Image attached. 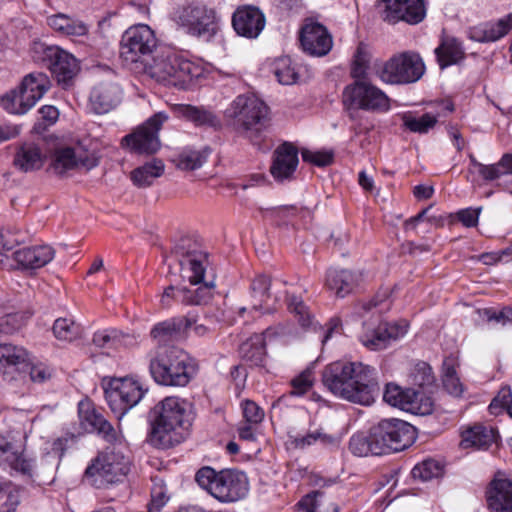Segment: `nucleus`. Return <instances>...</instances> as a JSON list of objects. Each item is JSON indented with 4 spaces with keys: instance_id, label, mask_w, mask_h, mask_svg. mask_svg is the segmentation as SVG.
Listing matches in <instances>:
<instances>
[{
    "instance_id": "obj_12",
    "label": "nucleus",
    "mask_w": 512,
    "mask_h": 512,
    "mask_svg": "<svg viewBox=\"0 0 512 512\" xmlns=\"http://www.w3.org/2000/svg\"><path fill=\"white\" fill-rule=\"evenodd\" d=\"M146 391L143 385L132 377L113 378L105 389V397L110 409L120 420L141 401Z\"/></svg>"
},
{
    "instance_id": "obj_10",
    "label": "nucleus",
    "mask_w": 512,
    "mask_h": 512,
    "mask_svg": "<svg viewBox=\"0 0 512 512\" xmlns=\"http://www.w3.org/2000/svg\"><path fill=\"white\" fill-rule=\"evenodd\" d=\"M425 73V64L419 54L406 51L389 58L378 71L379 78L388 84L415 83Z\"/></svg>"
},
{
    "instance_id": "obj_13",
    "label": "nucleus",
    "mask_w": 512,
    "mask_h": 512,
    "mask_svg": "<svg viewBox=\"0 0 512 512\" xmlns=\"http://www.w3.org/2000/svg\"><path fill=\"white\" fill-rule=\"evenodd\" d=\"M169 119L165 112H157L148 118L134 132L122 139V145L136 154L150 155L156 153L161 146L159 131Z\"/></svg>"
},
{
    "instance_id": "obj_3",
    "label": "nucleus",
    "mask_w": 512,
    "mask_h": 512,
    "mask_svg": "<svg viewBox=\"0 0 512 512\" xmlns=\"http://www.w3.org/2000/svg\"><path fill=\"white\" fill-rule=\"evenodd\" d=\"M197 484L222 504L238 502L249 493L247 475L237 469H222L216 471L206 466L199 469L195 475Z\"/></svg>"
},
{
    "instance_id": "obj_19",
    "label": "nucleus",
    "mask_w": 512,
    "mask_h": 512,
    "mask_svg": "<svg viewBox=\"0 0 512 512\" xmlns=\"http://www.w3.org/2000/svg\"><path fill=\"white\" fill-rule=\"evenodd\" d=\"M0 372L3 374L17 372L22 380H32V363L28 351L11 343H1Z\"/></svg>"
},
{
    "instance_id": "obj_20",
    "label": "nucleus",
    "mask_w": 512,
    "mask_h": 512,
    "mask_svg": "<svg viewBox=\"0 0 512 512\" xmlns=\"http://www.w3.org/2000/svg\"><path fill=\"white\" fill-rule=\"evenodd\" d=\"M78 415L82 427L88 432H96L109 443L120 440V435L113 426L96 411L93 403L88 400H81L78 403Z\"/></svg>"
},
{
    "instance_id": "obj_55",
    "label": "nucleus",
    "mask_w": 512,
    "mask_h": 512,
    "mask_svg": "<svg viewBox=\"0 0 512 512\" xmlns=\"http://www.w3.org/2000/svg\"><path fill=\"white\" fill-rule=\"evenodd\" d=\"M25 313H7L0 317V334H12L22 327L27 320Z\"/></svg>"
},
{
    "instance_id": "obj_9",
    "label": "nucleus",
    "mask_w": 512,
    "mask_h": 512,
    "mask_svg": "<svg viewBox=\"0 0 512 512\" xmlns=\"http://www.w3.org/2000/svg\"><path fill=\"white\" fill-rule=\"evenodd\" d=\"M371 429L376 438L375 446L382 455L402 451L416 438L414 426L397 418L383 419Z\"/></svg>"
},
{
    "instance_id": "obj_46",
    "label": "nucleus",
    "mask_w": 512,
    "mask_h": 512,
    "mask_svg": "<svg viewBox=\"0 0 512 512\" xmlns=\"http://www.w3.org/2000/svg\"><path fill=\"white\" fill-rule=\"evenodd\" d=\"M318 442L323 446L334 447L339 444V439L334 435L325 433L322 429H317L308 432L304 436L296 437L294 440L295 445L299 448H305Z\"/></svg>"
},
{
    "instance_id": "obj_47",
    "label": "nucleus",
    "mask_w": 512,
    "mask_h": 512,
    "mask_svg": "<svg viewBox=\"0 0 512 512\" xmlns=\"http://www.w3.org/2000/svg\"><path fill=\"white\" fill-rule=\"evenodd\" d=\"M273 73L278 82L283 85L294 84L298 79V73L289 57L278 58L274 62Z\"/></svg>"
},
{
    "instance_id": "obj_62",
    "label": "nucleus",
    "mask_w": 512,
    "mask_h": 512,
    "mask_svg": "<svg viewBox=\"0 0 512 512\" xmlns=\"http://www.w3.org/2000/svg\"><path fill=\"white\" fill-rule=\"evenodd\" d=\"M151 497L148 512H159L168 501V496L162 487L154 488Z\"/></svg>"
},
{
    "instance_id": "obj_15",
    "label": "nucleus",
    "mask_w": 512,
    "mask_h": 512,
    "mask_svg": "<svg viewBox=\"0 0 512 512\" xmlns=\"http://www.w3.org/2000/svg\"><path fill=\"white\" fill-rule=\"evenodd\" d=\"M343 101L350 106L368 111H388L390 100L388 96L375 85L363 80H355L345 87Z\"/></svg>"
},
{
    "instance_id": "obj_63",
    "label": "nucleus",
    "mask_w": 512,
    "mask_h": 512,
    "mask_svg": "<svg viewBox=\"0 0 512 512\" xmlns=\"http://www.w3.org/2000/svg\"><path fill=\"white\" fill-rule=\"evenodd\" d=\"M15 165L21 170L29 171L32 169V148L25 145L21 146L15 156Z\"/></svg>"
},
{
    "instance_id": "obj_18",
    "label": "nucleus",
    "mask_w": 512,
    "mask_h": 512,
    "mask_svg": "<svg viewBox=\"0 0 512 512\" xmlns=\"http://www.w3.org/2000/svg\"><path fill=\"white\" fill-rule=\"evenodd\" d=\"M407 331L408 323L406 321L395 323L383 322L375 329L367 328L360 336V341L369 350H382L393 341L404 337Z\"/></svg>"
},
{
    "instance_id": "obj_23",
    "label": "nucleus",
    "mask_w": 512,
    "mask_h": 512,
    "mask_svg": "<svg viewBox=\"0 0 512 512\" xmlns=\"http://www.w3.org/2000/svg\"><path fill=\"white\" fill-rule=\"evenodd\" d=\"M0 106L9 114L23 115L32 107V73L24 76L20 84L0 96Z\"/></svg>"
},
{
    "instance_id": "obj_8",
    "label": "nucleus",
    "mask_w": 512,
    "mask_h": 512,
    "mask_svg": "<svg viewBox=\"0 0 512 512\" xmlns=\"http://www.w3.org/2000/svg\"><path fill=\"white\" fill-rule=\"evenodd\" d=\"M129 472V460L123 453L107 449L86 468L84 481L95 488L118 482Z\"/></svg>"
},
{
    "instance_id": "obj_48",
    "label": "nucleus",
    "mask_w": 512,
    "mask_h": 512,
    "mask_svg": "<svg viewBox=\"0 0 512 512\" xmlns=\"http://www.w3.org/2000/svg\"><path fill=\"white\" fill-rule=\"evenodd\" d=\"M411 474L414 479L429 481L443 474V466L434 459H427L414 466Z\"/></svg>"
},
{
    "instance_id": "obj_56",
    "label": "nucleus",
    "mask_w": 512,
    "mask_h": 512,
    "mask_svg": "<svg viewBox=\"0 0 512 512\" xmlns=\"http://www.w3.org/2000/svg\"><path fill=\"white\" fill-rule=\"evenodd\" d=\"M11 267L32 274V249L28 246L15 250L12 254Z\"/></svg>"
},
{
    "instance_id": "obj_24",
    "label": "nucleus",
    "mask_w": 512,
    "mask_h": 512,
    "mask_svg": "<svg viewBox=\"0 0 512 512\" xmlns=\"http://www.w3.org/2000/svg\"><path fill=\"white\" fill-rule=\"evenodd\" d=\"M470 166L472 171L479 173L485 180H497L498 185L512 186V153L504 154L499 162L493 165H484L471 156Z\"/></svg>"
},
{
    "instance_id": "obj_4",
    "label": "nucleus",
    "mask_w": 512,
    "mask_h": 512,
    "mask_svg": "<svg viewBox=\"0 0 512 512\" xmlns=\"http://www.w3.org/2000/svg\"><path fill=\"white\" fill-rule=\"evenodd\" d=\"M195 361L177 347L161 348L151 358L149 371L156 383L184 387L196 374Z\"/></svg>"
},
{
    "instance_id": "obj_58",
    "label": "nucleus",
    "mask_w": 512,
    "mask_h": 512,
    "mask_svg": "<svg viewBox=\"0 0 512 512\" xmlns=\"http://www.w3.org/2000/svg\"><path fill=\"white\" fill-rule=\"evenodd\" d=\"M243 418L245 422L251 424H260L264 419V410L252 400H243L241 402Z\"/></svg>"
},
{
    "instance_id": "obj_64",
    "label": "nucleus",
    "mask_w": 512,
    "mask_h": 512,
    "mask_svg": "<svg viewBox=\"0 0 512 512\" xmlns=\"http://www.w3.org/2000/svg\"><path fill=\"white\" fill-rule=\"evenodd\" d=\"M481 208H466L457 213L458 220L466 227H474L478 223Z\"/></svg>"
},
{
    "instance_id": "obj_31",
    "label": "nucleus",
    "mask_w": 512,
    "mask_h": 512,
    "mask_svg": "<svg viewBox=\"0 0 512 512\" xmlns=\"http://www.w3.org/2000/svg\"><path fill=\"white\" fill-rule=\"evenodd\" d=\"M512 29V13L496 22H485L471 27L468 37L476 42H494L504 37Z\"/></svg>"
},
{
    "instance_id": "obj_41",
    "label": "nucleus",
    "mask_w": 512,
    "mask_h": 512,
    "mask_svg": "<svg viewBox=\"0 0 512 512\" xmlns=\"http://www.w3.org/2000/svg\"><path fill=\"white\" fill-rule=\"evenodd\" d=\"M209 153L210 150L207 147L203 149L187 147L173 158V162L178 169L192 171L203 166L207 161Z\"/></svg>"
},
{
    "instance_id": "obj_54",
    "label": "nucleus",
    "mask_w": 512,
    "mask_h": 512,
    "mask_svg": "<svg viewBox=\"0 0 512 512\" xmlns=\"http://www.w3.org/2000/svg\"><path fill=\"white\" fill-rule=\"evenodd\" d=\"M59 118V111L53 105H44L38 110L37 123L34 130L37 132L44 131L48 127L54 125Z\"/></svg>"
},
{
    "instance_id": "obj_6",
    "label": "nucleus",
    "mask_w": 512,
    "mask_h": 512,
    "mask_svg": "<svg viewBox=\"0 0 512 512\" xmlns=\"http://www.w3.org/2000/svg\"><path fill=\"white\" fill-rule=\"evenodd\" d=\"M172 19L186 34L206 42L212 41L221 30L220 15L203 2L193 1L177 7Z\"/></svg>"
},
{
    "instance_id": "obj_1",
    "label": "nucleus",
    "mask_w": 512,
    "mask_h": 512,
    "mask_svg": "<svg viewBox=\"0 0 512 512\" xmlns=\"http://www.w3.org/2000/svg\"><path fill=\"white\" fill-rule=\"evenodd\" d=\"M324 386L335 396L361 405H371L379 393L376 368L359 361H335L322 373Z\"/></svg>"
},
{
    "instance_id": "obj_42",
    "label": "nucleus",
    "mask_w": 512,
    "mask_h": 512,
    "mask_svg": "<svg viewBox=\"0 0 512 512\" xmlns=\"http://www.w3.org/2000/svg\"><path fill=\"white\" fill-rule=\"evenodd\" d=\"M376 438L372 429L369 434L358 433L353 435L349 441V449L356 456L382 455L376 448Z\"/></svg>"
},
{
    "instance_id": "obj_2",
    "label": "nucleus",
    "mask_w": 512,
    "mask_h": 512,
    "mask_svg": "<svg viewBox=\"0 0 512 512\" xmlns=\"http://www.w3.org/2000/svg\"><path fill=\"white\" fill-rule=\"evenodd\" d=\"M153 420L149 440L158 448H170L180 443L191 426V406L188 401L169 396L152 411Z\"/></svg>"
},
{
    "instance_id": "obj_40",
    "label": "nucleus",
    "mask_w": 512,
    "mask_h": 512,
    "mask_svg": "<svg viewBox=\"0 0 512 512\" xmlns=\"http://www.w3.org/2000/svg\"><path fill=\"white\" fill-rule=\"evenodd\" d=\"M214 284L200 283L191 287H180L178 296L180 303L185 305H203L209 302L213 296Z\"/></svg>"
},
{
    "instance_id": "obj_35",
    "label": "nucleus",
    "mask_w": 512,
    "mask_h": 512,
    "mask_svg": "<svg viewBox=\"0 0 512 512\" xmlns=\"http://www.w3.org/2000/svg\"><path fill=\"white\" fill-rule=\"evenodd\" d=\"M497 440V430L491 426L474 425L462 433L461 446L487 449Z\"/></svg>"
},
{
    "instance_id": "obj_57",
    "label": "nucleus",
    "mask_w": 512,
    "mask_h": 512,
    "mask_svg": "<svg viewBox=\"0 0 512 512\" xmlns=\"http://www.w3.org/2000/svg\"><path fill=\"white\" fill-rule=\"evenodd\" d=\"M407 412L416 415H428L433 411V401L423 393L415 391V397L411 399Z\"/></svg>"
},
{
    "instance_id": "obj_7",
    "label": "nucleus",
    "mask_w": 512,
    "mask_h": 512,
    "mask_svg": "<svg viewBox=\"0 0 512 512\" xmlns=\"http://www.w3.org/2000/svg\"><path fill=\"white\" fill-rule=\"evenodd\" d=\"M224 115L237 132L253 138L266 127L269 108L257 96L242 94L230 103Z\"/></svg>"
},
{
    "instance_id": "obj_53",
    "label": "nucleus",
    "mask_w": 512,
    "mask_h": 512,
    "mask_svg": "<svg viewBox=\"0 0 512 512\" xmlns=\"http://www.w3.org/2000/svg\"><path fill=\"white\" fill-rule=\"evenodd\" d=\"M313 383V372L310 369L302 371L299 375L291 380L292 389L290 391V395L297 397L303 396L312 388Z\"/></svg>"
},
{
    "instance_id": "obj_59",
    "label": "nucleus",
    "mask_w": 512,
    "mask_h": 512,
    "mask_svg": "<svg viewBox=\"0 0 512 512\" xmlns=\"http://www.w3.org/2000/svg\"><path fill=\"white\" fill-rule=\"evenodd\" d=\"M444 388L454 396H460L463 392V386L456 374L454 367L446 366L443 375Z\"/></svg>"
},
{
    "instance_id": "obj_17",
    "label": "nucleus",
    "mask_w": 512,
    "mask_h": 512,
    "mask_svg": "<svg viewBox=\"0 0 512 512\" xmlns=\"http://www.w3.org/2000/svg\"><path fill=\"white\" fill-rule=\"evenodd\" d=\"M299 40L303 51L310 56H325L333 47V38L328 29L314 21H307L302 26Z\"/></svg>"
},
{
    "instance_id": "obj_25",
    "label": "nucleus",
    "mask_w": 512,
    "mask_h": 512,
    "mask_svg": "<svg viewBox=\"0 0 512 512\" xmlns=\"http://www.w3.org/2000/svg\"><path fill=\"white\" fill-rule=\"evenodd\" d=\"M0 467L11 475H31L32 466L23 456L20 445L4 438L0 439Z\"/></svg>"
},
{
    "instance_id": "obj_38",
    "label": "nucleus",
    "mask_w": 512,
    "mask_h": 512,
    "mask_svg": "<svg viewBox=\"0 0 512 512\" xmlns=\"http://www.w3.org/2000/svg\"><path fill=\"white\" fill-rule=\"evenodd\" d=\"M437 62L441 69L458 63L464 58V50L461 43L454 37H444L440 45L435 49Z\"/></svg>"
},
{
    "instance_id": "obj_61",
    "label": "nucleus",
    "mask_w": 512,
    "mask_h": 512,
    "mask_svg": "<svg viewBox=\"0 0 512 512\" xmlns=\"http://www.w3.org/2000/svg\"><path fill=\"white\" fill-rule=\"evenodd\" d=\"M512 405V390L510 387H503L498 392V395L493 399L491 404L489 405V409L492 413L494 410L501 406L503 408H510Z\"/></svg>"
},
{
    "instance_id": "obj_43",
    "label": "nucleus",
    "mask_w": 512,
    "mask_h": 512,
    "mask_svg": "<svg viewBox=\"0 0 512 512\" xmlns=\"http://www.w3.org/2000/svg\"><path fill=\"white\" fill-rule=\"evenodd\" d=\"M413 397H415V390L403 389L393 383L387 384L383 393V399L386 403L404 411L408 410Z\"/></svg>"
},
{
    "instance_id": "obj_52",
    "label": "nucleus",
    "mask_w": 512,
    "mask_h": 512,
    "mask_svg": "<svg viewBox=\"0 0 512 512\" xmlns=\"http://www.w3.org/2000/svg\"><path fill=\"white\" fill-rule=\"evenodd\" d=\"M56 251L44 242L34 244V277L36 270L48 265L55 257Z\"/></svg>"
},
{
    "instance_id": "obj_26",
    "label": "nucleus",
    "mask_w": 512,
    "mask_h": 512,
    "mask_svg": "<svg viewBox=\"0 0 512 512\" xmlns=\"http://www.w3.org/2000/svg\"><path fill=\"white\" fill-rule=\"evenodd\" d=\"M179 262L182 276L189 281L190 285L195 286L203 282L208 266V255L206 252L197 248L183 250Z\"/></svg>"
},
{
    "instance_id": "obj_29",
    "label": "nucleus",
    "mask_w": 512,
    "mask_h": 512,
    "mask_svg": "<svg viewBox=\"0 0 512 512\" xmlns=\"http://www.w3.org/2000/svg\"><path fill=\"white\" fill-rule=\"evenodd\" d=\"M192 324H195V317L188 313L186 316L173 317L155 324L150 335L158 344H164L190 329Z\"/></svg>"
},
{
    "instance_id": "obj_44",
    "label": "nucleus",
    "mask_w": 512,
    "mask_h": 512,
    "mask_svg": "<svg viewBox=\"0 0 512 512\" xmlns=\"http://www.w3.org/2000/svg\"><path fill=\"white\" fill-rule=\"evenodd\" d=\"M403 125L413 133L425 134L437 123V117L431 113H425L420 117L412 112H405L400 115Z\"/></svg>"
},
{
    "instance_id": "obj_51",
    "label": "nucleus",
    "mask_w": 512,
    "mask_h": 512,
    "mask_svg": "<svg viewBox=\"0 0 512 512\" xmlns=\"http://www.w3.org/2000/svg\"><path fill=\"white\" fill-rule=\"evenodd\" d=\"M287 301L289 310L298 317L300 325L304 328L310 327L313 324L312 316L302 299L300 297L290 295L288 296Z\"/></svg>"
},
{
    "instance_id": "obj_49",
    "label": "nucleus",
    "mask_w": 512,
    "mask_h": 512,
    "mask_svg": "<svg viewBox=\"0 0 512 512\" xmlns=\"http://www.w3.org/2000/svg\"><path fill=\"white\" fill-rule=\"evenodd\" d=\"M371 59V53L369 47L360 43L354 54V60L351 68V76L356 79H363L366 75Z\"/></svg>"
},
{
    "instance_id": "obj_34",
    "label": "nucleus",
    "mask_w": 512,
    "mask_h": 512,
    "mask_svg": "<svg viewBox=\"0 0 512 512\" xmlns=\"http://www.w3.org/2000/svg\"><path fill=\"white\" fill-rule=\"evenodd\" d=\"M173 110L178 117L184 118L196 126L217 128L220 126L219 118L210 110L204 107L189 104H176Z\"/></svg>"
},
{
    "instance_id": "obj_37",
    "label": "nucleus",
    "mask_w": 512,
    "mask_h": 512,
    "mask_svg": "<svg viewBox=\"0 0 512 512\" xmlns=\"http://www.w3.org/2000/svg\"><path fill=\"white\" fill-rule=\"evenodd\" d=\"M47 24L53 30L67 36L80 37L87 35L89 32V27L86 23L62 13L47 17Z\"/></svg>"
},
{
    "instance_id": "obj_5",
    "label": "nucleus",
    "mask_w": 512,
    "mask_h": 512,
    "mask_svg": "<svg viewBox=\"0 0 512 512\" xmlns=\"http://www.w3.org/2000/svg\"><path fill=\"white\" fill-rule=\"evenodd\" d=\"M144 71L157 82L180 89H186L202 74L199 65L171 52L157 53L145 63Z\"/></svg>"
},
{
    "instance_id": "obj_45",
    "label": "nucleus",
    "mask_w": 512,
    "mask_h": 512,
    "mask_svg": "<svg viewBox=\"0 0 512 512\" xmlns=\"http://www.w3.org/2000/svg\"><path fill=\"white\" fill-rule=\"evenodd\" d=\"M55 338L63 342H72L81 337L82 329L70 318H58L53 325Z\"/></svg>"
},
{
    "instance_id": "obj_39",
    "label": "nucleus",
    "mask_w": 512,
    "mask_h": 512,
    "mask_svg": "<svg viewBox=\"0 0 512 512\" xmlns=\"http://www.w3.org/2000/svg\"><path fill=\"white\" fill-rule=\"evenodd\" d=\"M165 165L160 159H153L150 162L134 169L131 172V180L137 187L150 186L153 181L164 173Z\"/></svg>"
},
{
    "instance_id": "obj_22",
    "label": "nucleus",
    "mask_w": 512,
    "mask_h": 512,
    "mask_svg": "<svg viewBox=\"0 0 512 512\" xmlns=\"http://www.w3.org/2000/svg\"><path fill=\"white\" fill-rule=\"evenodd\" d=\"M265 23L264 14L254 6L239 7L232 16V26L235 32L248 39L257 38L264 29Z\"/></svg>"
},
{
    "instance_id": "obj_32",
    "label": "nucleus",
    "mask_w": 512,
    "mask_h": 512,
    "mask_svg": "<svg viewBox=\"0 0 512 512\" xmlns=\"http://www.w3.org/2000/svg\"><path fill=\"white\" fill-rule=\"evenodd\" d=\"M487 502L490 512H512V480L494 479L488 490Z\"/></svg>"
},
{
    "instance_id": "obj_28",
    "label": "nucleus",
    "mask_w": 512,
    "mask_h": 512,
    "mask_svg": "<svg viewBox=\"0 0 512 512\" xmlns=\"http://www.w3.org/2000/svg\"><path fill=\"white\" fill-rule=\"evenodd\" d=\"M270 286L271 280L266 275H259L254 278L250 286V295H251V306L250 307H241L239 309V313L243 314L247 310H255L260 311L262 313H270L275 309L274 304H271L270 301L272 296L270 294ZM277 302V297H274L273 303Z\"/></svg>"
},
{
    "instance_id": "obj_30",
    "label": "nucleus",
    "mask_w": 512,
    "mask_h": 512,
    "mask_svg": "<svg viewBox=\"0 0 512 512\" xmlns=\"http://www.w3.org/2000/svg\"><path fill=\"white\" fill-rule=\"evenodd\" d=\"M96 165L95 159L83 158L71 147H60L52 155L51 166L54 172L59 175L80 167L89 170Z\"/></svg>"
},
{
    "instance_id": "obj_50",
    "label": "nucleus",
    "mask_w": 512,
    "mask_h": 512,
    "mask_svg": "<svg viewBox=\"0 0 512 512\" xmlns=\"http://www.w3.org/2000/svg\"><path fill=\"white\" fill-rule=\"evenodd\" d=\"M0 498L5 497L4 512H14L20 503L19 489L0 476Z\"/></svg>"
},
{
    "instance_id": "obj_36",
    "label": "nucleus",
    "mask_w": 512,
    "mask_h": 512,
    "mask_svg": "<svg viewBox=\"0 0 512 512\" xmlns=\"http://www.w3.org/2000/svg\"><path fill=\"white\" fill-rule=\"evenodd\" d=\"M266 344L263 334H254L244 341L239 348L243 361L250 366L261 367L266 361Z\"/></svg>"
},
{
    "instance_id": "obj_21",
    "label": "nucleus",
    "mask_w": 512,
    "mask_h": 512,
    "mask_svg": "<svg viewBox=\"0 0 512 512\" xmlns=\"http://www.w3.org/2000/svg\"><path fill=\"white\" fill-rule=\"evenodd\" d=\"M122 96V89L116 83L99 82L90 91L88 108L97 115L109 113L120 104Z\"/></svg>"
},
{
    "instance_id": "obj_33",
    "label": "nucleus",
    "mask_w": 512,
    "mask_h": 512,
    "mask_svg": "<svg viewBox=\"0 0 512 512\" xmlns=\"http://www.w3.org/2000/svg\"><path fill=\"white\" fill-rule=\"evenodd\" d=\"M357 283L358 276L350 270L333 268L327 271L325 284L338 297L350 294Z\"/></svg>"
},
{
    "instance_id": "obj_11",
    "label": "nucleus",
    "mask_w": 512,
    "mask_h": 512,
    "mask_svg": "<svg viewBox=\"0 0 512 512\" xmlns=\"http://www.w3.org/2000/svg\"><path fill=\"white\" fill-rule=\"evenodd\" d=\"M156 46L155 33L148 25H133L121 37L120 57L126 64L145 65L147 57L153 53Z\"/></svg>"
},
{
    "instance_id": "obj_60",
    "label": "nucleus",
    "mask_w": 512,
    "mask_h": 512,
    "mask_svg": "<svg viewBox=\"0 0 512 512\" xmlns=\"http://www.w3.org/2000/svg\"><path fill=\"white\" fill-rule=\"evenodd\" d=\"M302 159L304 162L312 163L316 166H327L333 161V153L304 149L302 150Z\"/></svg>"
},
{
    "instance_id": "obj_14",
    "label": "nucleus",
    "mask_w": 512,
    "mask_h": 512,
    "mask_svg": "<svg viewBox=\"0 0 512 512\" xmlns=\"http://www.w3.org/2000/svg\"><path fill=\"white\" fill-rule=\"evenodd\" d=\"M50 69L57 81L67 88L73 78L79 72L77 59L67 51L57 46H45L42 43H34V55Z\"/></svg>"
},
{
    "instance_id": "obj_16",
    "label": "nucleus",
    "mask_w": 512,
    "mask_h": 512,
    "mask_svg": "<svg viewBox=\"0 0 512 512\" xmlns=\"http://www.w3.org/2000/svg\"><path fill=\"white\" fill-rule=\"evenodd\" d=\"M379 7L383 20L389 23L418 24L426 15L423 0H380Z\"/></svg>"
},
{
    "instance_id": "obj_27",
    "label": "nucleus",
    "mask_w": 512,
    "mask_h": 512,
    "mask_svg": "<svg viewBox=\"0 0 512 512\" xmlns=\"http://www.w3.org/2000/svg\"><path fill=\"white\" fill-rule=\"evenodd\" d=\"M298 151L290 143L280 145L274 152L270 172L275 180L290 179L298 166Z\"/></svg>"
}]
</instances>
